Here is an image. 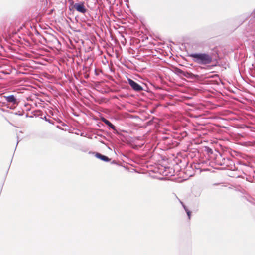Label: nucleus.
Instances as JSON below:
<instances>
[{"instance_id": "1", "label": "nucleus", "mask_w": 255, "mask_h": 255, "mask_svg": "<svg viewBox=\"0 0 255 255\" xmlns=\"http://www.w3.org/2000/svg\"><path fill=\"white\" fill-rule=\"evenodd\" d=\"M189 56L193 59L195 63L199 64H209L212 61V56L207 53H193L191 54Z\"/></svg>"}, {"instance_id": "2", "label": "nucleus", "mask_w": 255, "mask_h": 255, "mask_svg": "<svg viewBox=\"0 0 255 255\" xmlns=\"http://www.w3.org/2000/svg\"><path fill=\"white\" fill-rule=\"evenodd\" d=\"M128 83L134 91L140 92L143 90L142 87L140 85L131 79H128Z\"/></svg>"}, {"instance_id": "3", "label": "nucleus", "mask_w": 255, "mask_h": 255, "mask_svg": "<svg viewBox=\"0 0 255 255\" xmlns=\"http://www.w3.org/2000/svg\"><path fill=\"white\" fill-rule=\"evenodd\" d=\"M73 7L79 12L85 13L87 11L83 2L76 3L73 5Z\"/></svg>"}, {"instance_id": "4", "label": "nucleus", "mask_w": 255, "mask_h": 255, "mask_svg": "<svg viewBox=\"0 0 255 255\" xmlns=\"http://www.w3.org/2000/svg\"><path fill=\"white\" fill-rule=\"evenodd\" d=\"M6 100L9 102L13 103V104H15L17 103V100L14 95H9L8 96L4 97Z\"/></svg>"}, {"instance_id": "5", "label": "nucleus", "mask_w": 255, "mask_h": 255, "mask_svg": "<svg viewBox=\"0 0 255 255\" xmlns=\"http://www.w3.org/2000/svg\"><path fill=\"white\" fill-rule=\"evenodd\" d=\"M102 120L106 125L110 127L112 129L115 130V126L113 125L109 121L106 119L105 118H103Z\"/></svg>"}, {"instance_id": "6", "label": "nucleus", "mask_w": 255, "mask_h": 255, "mask_svg": "<svg viewBox=\"0 0 255 255\" xmlns=\"http://www.w3.org/2000/svg\"><path fill=\"white\" fill-rule=\"evenodd\" d=\"M96 156L98 158H99V159H101L102 160H103L104 161H107H107H110V159L108 157H107L106 156H104V155H102V154H101L100 153H97L96 155Z\"/></svg>"}, {"instance_id": "7", "label": "nucleus", "mask_w": 255, "mask_h": 255, "mask_svg": "<svg viewBox=\"0 0 255 255\" xmlns=\"http://www.w3.org/2000/svg\"><path fill=\"white\" fill-rule=\"evenodd\" d=\"M185 210H186V211L187 214L188 215L189 219H190L191 215V212L190 211H189L188 209H185Z\"/></svg>"}, {"instance_id": "8", "label": "nucleus", "mask_w": 255, "mask_h": 255, "mask_svg": "<svg viewBox=\"0 0 255 255\" xmlns=\"http://www.w3.org/2000/svg\"><path fill=\"white\" fill-rule=\"evenodd\" d=\"M178 72L180 73H182V71L181 70L179 69Z\"/></svg>"}]
</instances>
